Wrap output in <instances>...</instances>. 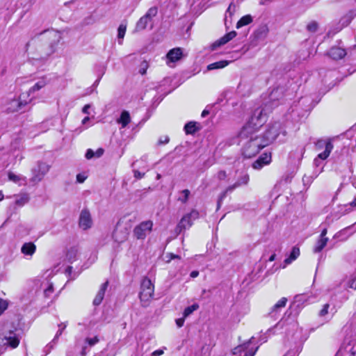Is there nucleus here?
I'll list each match as a JSON object with an SVG mask.
<instances>
[{
  "label": "nucleus",
  "instance_id": "f257e3e1",
  "mask_svg": "<svg viewBox=\"0 0 356 356\" xmlns=\"http://www.w3.org/2000/svg\"><path fill=\"white\" fill-rule=\"evenodd\" d=\"M266 122V114L263 109H256L248 122L239 133L241 140H244L243 154L247 158L254 156L258 152L267 146V143L261 135L258 134L259 129Z\"/></svg>",
  "mask_w": 356,
  "mask_h": 356
},
{
  "label": "nucleus",
  "instance_id": "f03ea898",
  "mask_svg": "<svg viewBox=\"0 0 356 356\" xmlns=\"http://www.w3.org/2000/svg\"><path fill=\"white\" fill-rule=\"evenodd\" d=\"M42 39L47 42L48 45L42 49L40 58L46 59L56 51V47L62 39V35L58 31L48 30L42 33Z\"/></svg>",
  "mask_w": 356,
  "mask_h": 356
},
{
  "label": "nucleus",
  "instance_id": "7ed1b4c3",
  "mask_svg": "<svg viewBox=\"0 0 356 356\" xmlns=\"http://www.w3.org/2000/svg\"><path fill=\"white\" fill-rule=\"evenodd\" d=\"M250 181V175L248 172H244L241 173V175L237 177L236 181L228 186L218 196V207H220L221 202L226 197L228 193H232L234 190L238 188L246 186L248 185Z\"/></svg>",
  "mask_w": 356,
  "mask_h": 356
},
{
  "label": "nucleus",
  "instance_id": "20e7f679",
  "mask_svg": "<svg viewBox=\"0 0 356 356\" xmlns=\"http://www.w3.org/2000/svg\"><path fill=\"white\" fill-rule=\"evenodd\" d=\"M154 286L148 278L143 280L140 286L139 298L143 307H147L153 298Z\"/></svg>",
  "mask_w": 356,
  "mask_h": 356
},
{
  "label": "nucleus",
  "instance_id": "39448f33",
  "mask_svg": "<svg viewBox=\"0 0 356 356\" xmlns=\"http://www.w3.org/2000/svg\"><path fill=\"white\" fill-rule=\"evenodd\" d=\"M19 339L13 332L10 331L3 337H0V355L3 353L8 347L15 348L19 346Z\"/></svg>",
  "mask_w": 356,
  "mask_h": 356
},
{
  "label": "nucleus",
  "instance_id": "423d86ee",
  "mask_svg": "<svg viewBox=\"0 0 356 356\" xmlns=\"http://www.w3.org/2000/svg\"><path fill=\"white\" fill-rule=\"evenodd\" d=\"M315 148H316V151H321L323 148L325 149V150L323 152L319 153L318 154L317 158H316L314 159L315 165H318V159H322V160L326 159L329 156L330 152H332V150L333 149V145L332 144L330 140L321 139V140H318L316 143Z\"/></svg>",
  "mask_w": 356,
  "mask_h": 356
},
{
  "label": "nucleus",
  "instance_id": "0eeeda50",
  "mask_svg": "<svg viewBox=\"0 0 356 356\" xmlns=\"http://www.w3.org/2000/svg\"><path fill=\"white\" fill-rule=\"evenodd\" d=\"M198 218L199 212L196 210H192L189 213L184 216L175 228L177 235L191 227L193 225V220Z\"/></svg>",
  "mask_w": 356,
  "mask_h": 356
},
{
  "label": "nucleus",
  "instance_id": "6e6552de",
  "mask_svg": "<svg viewBox=\"0 0 356 356\" xmlns=\"http://www.w3.org/2000/svg\"><path fill=\"white\" fill-rule=\"evenodd\" d=\"M50 169V165L44 162H38L31 170V181L36 184L42 180Z\"/></svg>",
  "mask_w": 356,
  "mask_h": 356
},
{
  "label": "nucleus",
  "instance_id": "1a4fd4ad",
  "mask_svg": "<svg viewBox=\"0 0 356 356\" xmlns=\"http://www.w3.org/2000/svg\"><path fill=\"white\" fill-rule=\"evenodd\" d=\"M152 227L153 222L152 220H145L140 222L134 229L133 234L134 237L137 239H145L152 232Z\"/></svg>",
  "mask_w": 356,
  "mask_h": 356
},
{
  "label": "nucleus",
  "instance_id": "9d476101",
  "mask_svg": "<svg viewBox=\"0 0 356 356\" xmlns=\"http://www.w3.org/2000/svg\"><path fill=\"white\" fill-rule=\"evenodd\" d=\"M282 126L280 122H275L269 127L265 134L261 136L268 145L276 139L279 134L282 131Z\"/></svg>",
  "mask_w": 356,
  "mask_h": 356
},
{
  "label": "nucleus",
  "instance_id": "9b49d317",
  "mask_svg": "<svg viewBox=\"0 0 356 356\" xmlns=\"http://www.w3.org/2000/svg\"><path fill=\"white\" fill-rule=\"evenodd\" d=\"M157 14V8L152 7L150 8L146 14L140 18L138 21L136 29V31H142L146 29L147 25L152 22V18L155 17Z\"/></svg>",
  "mask_w": 356,
  "mask_h": 356
},
{
  "label": "nucleus",
  "instance_id": "f8f14e48",
  "mask_svg": "<svg viewBox=\"0 0 356 356\" xmlns=\"http://www.w3.org/2000/svg\"><path fill=\"white\" fill-rule=\"evenodd\" d=\"M79 227L83 229L87 230L92 225V219L90 211L88 209H83L79 216Z\"/></svg>",
  "mask_w": 356,
  "mask_h": 356
},
{
  "label": "nucleus",
  "instance_id": "ddd939ff",
  "mask_svg": "<svg viewBox=\"0 0 356 356\" xmlns=\"http://www.w3.org/2000/svg\"><path fill=\"white\" fill-rule=\"evenodd\" d=\"M253 339L254 338L252 337L248 342L236 347L233 350V354L236 355L244 352V356H254L258 348H250V345L252 343Z\"/></svg>",
  "mask_w": 356,
  "mask_h": 356
},
{
  "label": "nucleus",
  "instance_id": "4468645a",
  "mask_svg": "<svg viewBox=\"0 0 356 356\" xmlns=\"http://www.w3.org/2000/svg\"><path fill=\"white\" fill-rule=\"evenodd\" d=\"M27 104L28 102L22 101L21 97L19 99H13L8 102L6 109L9 113L17 112Z\"/></svg>",
  "mask_w": 356,
  "mask_h": 356
},
{
  "label": "nucleus",
  "instance_id": "2eb2a0df",
  "mask_svg": "<svg viewBox=\"0 0 356 356\" xmlns=\"http://www.w3.org/2000/svg\"><path fill=\"white\" fill-rule=\"evenodd\" d=\"M287 298H282L280 300H279L271 308L269 312V314L274 317L277 314H279L281 310L285 307L286 302H287Z\"/></svg>",
  "mask_w": 356,
  "mask_h": 356
},
{
  "label": "nucleus",
  "instance_id": "dca6fc26",
  "mask_svg": "<svg viewBox=\"0 0 356 356\" xmlns=\"http://www.w3.org/2000/svg\"><path fill=\"white\" fill-rule=\"evenodd\" d=\"M182 56V50L181 48H174L168 51L166 58L168 61L175 63L181 59Z\"/></svg>",
  "mask_w": 356,
  "mask_h": 356
},
{
  "label": "nucleus",
  "instance_id": "f3484780",
  "mask_svg": "<svg viewBox=\"0 0 356 356\" xmlns=\"http://www.w3.org/2000/svg\"><path fill=\"white\" fill-rule=\"evenodd\" d=\"M328 54L332 58L339 60L343 58L346 55V51L341 47H334L330 49Z\"/></svg>",
  "mask_w": 356,
  "mask_h": 356
},
{
  "label": "nucleus",
  "instance_id": "a211bd4d",
  "mask_svg": "<svg viewBox=\"0 0 356 356\" xmlns=\"http://www.w3.org/2000/svg\"><path fill=\"white\" fill-rule=\"evenodd\" d=\"M108 282L106 281L100 286L99 290L98 291V292L93 300V304L95 305H99L102 302L104 295H105V292L108 287Z\"/></svg>",
  "mask_w": 356,
  "mask_h": 356
},
{
  "label": "nucleus",
  "instance_id": "6ab92c4d",
  "mask_svg": "<svg viewBox=\"0 0 356 356\" xmlns=\"http://www.w3.org/2000/svg\"><path fill=\"white\" fill-rule=\"evenodd\" d=\"M36 246L32 242L25 243L21 248V252L23 254L26 256H33L35 252Z\"/></svg>",
  "mask_w": 356,
  "mask_h": 356
},
{
  "label": "nucleus",
  "instance_id": "aec40b11",
  "mask_svg": "<svg viewBox=\"0 0 356 356\" xmlns=\"http://www.w3.org/2000/svg\"><path fill=\"white\" fill-rule=\"evenodd\" d=\"M47 84V81L44 77L40 79L28 91V95L35 93V92L41 90Z\"/></svg>",
  "mask_w": 356,
  "mask_h": 356
},
{
  "label": "nucleus",
  "instance_id": "412c9836",
  "mask_svg": "<svg viewBox=\"0 0 356 356\" xmlns=\"http://www.w3.org/2000/svg\"><path fill=\"white\" fill-rule=\"evenodd\" d=\"M8 179L14 183L20 185L26 184V178L20 175H16L12 172H9L8 174Z\"/></svg>",
  "mask_w": 356,
  "mask_h": 356
},
{
  "label": "nucleus",
  "instance_id": "4be33fe9",
  "mask_svg": "<svg viewBox=\"0 0 356 356\" xmlns=\"http://www.w3.org/2000/svg\"><path fill=\"white\" fill-rule=\"evenodd\" d=\"M300 255V250L297 247H293L289 257L286 258L284 261V265L283 268H285L287 265L290 264L292 261L296 260Z\"/></svg>",
  "mask_w": 356,
  "mask_h": 356
},
{
  "label": "nucleus",
  "instance_id": "5701e85b",
  "mask_svg": "<svg viewBox=\"0 0 356 356\" xmlns=\"http://www.w3.org/2000/svg\"><path fill=\"white\" fill-rule=\"evenodd\" d=\"M15 205L17 207H23L29 201V196L26 193H22L19 195H15Z\"/></svg>",
  "mask_w": 356,
  "mask_h": 356
},
{
  "label": "nucleus",
  "instance_id": "b1692460",
  "mask_svg": "<svg viewBox=\"0 0 356 356\" xmlns=\"http://www.w3.org/2000/svg\"><path fill=\"white\" fill-rule=\"evenodd\" d=\"M131 118L128 111H124L122 112L120 118L117 120V122L122 125V128H124L130 122Z\"/></svg>",
  "mask_w": 356,
  "mask_h": 356
},
{
  "label": "nucleus",
  "instance_id": "393cba45",
  "mask_svg": "<svg viewBox=\"0 0 356 356\" xmlns=\"http://www.w3.org/2000/svg\"><path fill=\"white\" fill-rule=\"evenodd\" d=\"M229 63L227 60H220L208 65L207 68V70L222 69L228 65Z\"/></svg>",
  "mask_w": 356,
  "mask_h": 356
},
{
  "label": "nucleus",
  "instance_id": "a878e982",
  "mask_svg": "<svg viewBox=\"0 0 356 356\" xmlns=\"http://www.w3.org/2000/svg\"><path fill=\"white\" fill-rule=\"evenodd\" d=\"M328 238H320L314 248V252H320L327 245Z\"/></svg>",
  "mask_w": 356,
  "mask_h": 356
},
{
  "label": "nucleus",
  "instance_id": "bb28decb",
  "mask_svg": "<svg viewBox=\"0 0 356 356\" xmlns=\"http://www.w3.org/2000/svg\"><path fill=\"white\" fill-rule=\"evenodd\" d=\"M127 31V24L122 23L120 24L118 29V43L119 44H122V40L125 35Z\"/></svg>",
  "mask_w": 356,
  "mask_h": 356
},
{
  "label": "nucleus",
  "instance_id": "cd10ccee",
  "mask_svg": "<svg viewBox=\"0 0 356 356\" xmlns=\"http://www.w3.org/2000/svg\"><path fill=\"white\" fill-rule=\"evenodd\" d=\"M252 22V17L250 15L242 17L236 24V28L239 29L243 26L248 25Z\"/></svg>",
  "mask_w": 356,
  "mask_h": 356
},
{
  "label": "nucleus",
  "instance_id": "c85d7f7f",
  "mask_svg": "<svg viewBox=\"0 0 356 356\" xmlns=\"http://www.w3.org/2000/svg\"><path fill=\"white\" fill-rule=\"evenodd\" d=\"M190 194L191 192L188 189L182 190L179 193V197L177 198V200L181 202L182 204H185L187 202Z\"/></svg>",
  "mask_w": 356,
  "mask_h": 356
},
{
  "label": "nucleus",
  "instance_id": "c756f323",
  "mask_svg": "<svg viewBox=\"0 0 356 356\" xmlns=\"http://www.w3.org/2000/svg\"><path fill=\"white\" fill-rule=\"evenodd\" d=\"M184 130L187 134H194L197 130L195 123L193 122H188L184 127Z\"/></svg>",
  "mask_w": 356,
  "mask_h": 356
},
{
  "label": "nucleus",
  "instance_id": "7c9ffc66",
  "mask_svg": "<svg viewBox=\"0 0 356 356\" xmlns=\"http://www.w3.org/2000/svg\"><path fill=\"white\" fill-rule=\"evenodd\" d=\"M199 308V305L197 304H193L189 307H187L183 313L184 317L186 318L189 315H191L194 311L197 310Z\"/></svg>",
  "mask_w": 356,
  "mask_h": 356
},
{
  "label": "nucleus",
  "instance_id": "2f4dec72",
  "mask_svg": "<svg viewBox=\"0 0 356 356\" xmlns=\"http://www.w3.org/2000/svg\"><path fill=\"white\" fill-rule=\"evenodd\" d=\"M259 159L263 163L268 165L271 161V155L270 154L264 153Z\"/></svg>",
  "mask_w": 356,
  "mask_h": 356
},
{
  "label": "nucleus",
  "instance_id": "473e14b6",
  "mask_svg": "<svg viewBox=\"0 0 356 356\" xmlns=\"http://www.w3.org/2000/svg\"><path fill=\"white\" fill-rule=\"evenodd\" d=\"M8 302L0 298V316L7 309Z\"/></svg>",
  "mask_w": 356,
  "mask_h": 356
},
{
  "label": "nucleus",
  "instance_id": "72a5a7b5",
  "mask_svg": "<svg viewBox=\"0 0 356 356\" xmlns=\"http://www.w3.org/2000/svg\"><path fill=\"white\" fill-rule=\"evenodd\" d=\"M311 296H308L305 294H300L297 295L295 297L296 302H305V301H309L310 300Z\"/></svg>",
  "mask_w": 356,
  "mask_h": 356
},
{
  "label": "nucleus",
  "instance_id": "f704fd0d",
  "mask_svg": "<svg viewBox=\"0 0 356 356\" xmlns=\"http://www.w3.org/2000/svg\"><path fill=\"white\" fill-rule=\"evenodd\" d=\"M307 29L309 31L314 33L318 29V24L316 22H312L308 24Z\"/></svg>",
  "mask_w": 356,
  "mask_h": 356
},
{
  "label": "nucleus",
  "instance_id": "c9c22d12",
  "mask_svg": "<svg viewBox=\"0 0 356 356\" xmlns=\"http://www.w3.org/2000/svg\"><path fill=\"white\" fill-rule=\"evenodd\" d=\"M229 42V40H227V38H226L225 35H224L223 37H222L221 38H220L218 41H216L214 44H213V46L214 47H219L220 45H222V44H225L226 43H227Z\"/></svg>",
  "mask_w": 356,
  "mask_h": 356
},
{
  "label": "nucleus",
  "instance_id": "e433bc0d",
  "mask_svg": "<svg viewBox=\"0 0 356 356\" xmlns=\"http://www.w3.org/2000/svg\"><path fill=\"white\" fill-rule=\"evenodd\" d=\"M266 164L263 163L259 159H258L252 163V168L256 170H259L262 168Z\"/></svg>",
  "mask_w": 356,
  "mask_h": 356
},
{
  "label": "nucleus",
  "instance_id": "4c0bfd02",
  "mask_svg": "<svg viewBox=\"0 0 356 356\" xmlns=\"http://www.w3.org/2000/svg\"><path fill=\"white\" fill-rule=\"evenodd\" d=\"M234 12H235V6H234L232 3H231L227 10V13L225 15V22L227 21V18H228L227 13H229V17H231Z\"/></svg>",
  "mask_w": 356,
  "mask_h": 356
},
{
  "label": "nucleus",
  "instance_id": "58836bf2",
  "mask_svg": "<svg viewBox=\"0 0 356 356\" xmlns=\"http://www.w3.org/2000/svg\"><path fill=\"white\" fill-rule=\"evenodd\" d=\"M86 341L90 345V346H94L99 341V339L97 337H94L92 338H86Z\"/></svg>",
  "mask_w": 356,
  "mask_h": 356
},
{
  "label": "nucleus",
  "instance_id": "ea45409f",
  "mask_svg": "<svg viewBox=\"0 0 356 356\" xmlns=\"http://www.w3.org/2000/svg\"><path fill=\"white\" fill-rule=\"evenodd\" d=\"M227 177V172L225 170H220L217 173V178L219 180H225Z\"/></svg>",
  "mask_w": 356,
  "mask_h": 356
},
{
  "label": "nucleus",
  "instance_id": "a19ab883",
  "mask_svg": "<svg viewBox=\"0 0 356 356\" xmlns=\"http://www.w3.org/2000/svg\"><path fill=\"white\" fill-rule=\"evenodd\" d=\"M330 305L329 304H325L322 308V309L319 312V315L321 316H325L326 314H327L328 313V308H329Z\"/></svg>",
  "mask_w": 356,
  "mask_h": 356
},
{
  "label": "nucleus",
  "instance_id": "79ce46f5",
  "mask_svg": "<svg viewBox=\"0 0 356 356\" xmlns=\"http://www.w3.org/2000/svg\"><path fill=\"white\" fill-rule=\"evenodd\" d=\"M56 343H54L52 340L51 342H50L46 346V347L44 348V352L46 353V355L49 354L51 351Z\"/></svg>",
  "mask_w": 356,
  "mask_h": 356
},
{
  "label": "nucleus",
  "instance_id": "37998d69",
  "mask_svg": "<svg viewBox=\"0 0 356 356\" xmlns=\"http://www.w3.org/2000/svg\"><path fill=\"white\" fill-rule=\"evenodd\" d=\"M168 142H169L168 136H161L159 138V140L158 141V144L159 145H165V144H167Z\"/></svg>",
  "mask_w": 356,
  "mask_h": 356
},
{
  "label": "nucleus",
  "instance_id": "c03bdc74",
  "mask_svg": "<svg viewBox=\"0 0 356 356\" xmlns=\"http://www.w3.org/2000/svg\"><path fill=\"white\" fill-rule=\"evenodd\" d=\"M353 227V225H351V226H348V227L343 229L342 230H341L339 232V236H343V235H345V234H348V231L352 229Z\"/></svg>",
  "mask_w": 356,
  "mask_h": 356
},
{
  "label": "nucleus",
  "instance_id": "a18cd8bd",
  "mask_svg": "<svg viewBox=\"0 0 356 356\" xmlns=\"http://www.w3.org/2000/svg\"><path fill=\"white\" fill-rule=\"evenodd\" d=\"M86 179V176L83 174H78L76 175V181L79 183H83Z\"/></svg>",
  "mask_w": 356,
  "mask_h": 356
},
{
  "label": "nucleus",
  "instance_id": "49530a36",
  "mask_svg": "<svg viewBox=\"0 0 356 356\" xmlns=\"http://www.w3.org/2000/svg\"><path fill=\"white\" fill-rule=\"evenodd\" d=\"M95 156V152L91 149H88L86 153V158L87 159H90Z\"/></svg>",
  "mask_w": 356,
  "mask_h": 356
},
{
  "label": "nucleus",
  "instance_id": "de8ad7c7",
  "mask_svg": "<svg viewBox=\"0 0 356 356\" xmlns=\"http://www.w3.org/2000/svg\"><path fill=\"white\" fill-rule=\"evenodd\" d=\"M226 36V38H227V40L229 41H230L231 40H232L234 38L236 37V32L234 31H232L228 33H227L226 35H225Z\"/></svg>",
  "mask_w": 356,
  "mask_h": 356
},
{
  "label": "nucleus",
  "instance_id": "09e8293b",
  "mask_svg": "<svg viewBox=\"0 0 356 356\" xmlns=\"http://www.w3.org/2000/svg\"><path fill=\"white\" fill-rule=\"evenodd\" d=\"M53 292V285L51 284L49 286L44 290L45 296L48 297Z\"/></svg>",
  "mask_w": 356,
  "mask_h": 356
},
{
  "label": "nucleus",
  "instance_id": "8fccbe9b",
  "mask_svg": "<svg viewBox=\"0 0 356 356\" xmlns=\"http://www.w3.org/2000/svg\"><path fill=\"white\" fill-rule=\"evenodd\" d=\"M134 177L136 179H141L145 175V173H142V172H139L138 170H134Z\"/></svg>",
  "mask_w": 356,
  "mask_h": 356
},
{
  "label": "nucleus",
  "instance_id": "3c124183",
  "mask_svg": "<svg viewBox=\"0 0 356 356\" xmlns=\"http://www.w3.org/2000/svg\"><path fill=\"white\" fill-rule=\"evenodd\" d=\"M348 286L351 289H356V277L349 282Z\"/></svg>",
  "mask_w": 356,
  "mask_h": 356
},
{
  "label": "nucleus",
  "instance_id": "603ef678",
  "mask_svg": "<svg viewBox=\"0 0 356 356\" xmlns=\"http://www.w3.org/2000/svg\"><path fill=\"white\" fill-rule=\"evenodd\" d=\"M184 317L183 318H178L176 320V324L177 325L178 327H181L183 326L184 323Z\"/></svg>",
  "mask_w": 356,
  "mask_h": 356
},
{
  "label": "nucleus",
  "instance_id": "864d4df0",
  "mask_svg": "<svg viewBox=\"0 0 356 356\" xmlns=\"http://www.w3.org/2000/svg\"><path fill=\"white\" fill-rule=\"evenodd\" d=\"M163 354V350H156L155 351H154L151 356H160V355H162Z\"/></svg>",
  "mask_w": 356,
  "mask_h": 356
},
{
  "label": "nucleus",
  "instance_id": "5fc2aeb1",
  "mask_svg": "<svg viewBox=\"0 0 356 356\" xmlns=\"http://www.w3.org/2000/svg\"><path fill=\"white\" fill-rule=\"evenodd\" d=\"M90 108V104H86L82 108V112L85 114H89V109Z\"/></svg>",
  "mask_w": 356,
  "mask_h": 356
},
{
  "label": "nucleus",
  "instance_id": "6e6d98bb",
  "mask_svg": "<svg viewBox=\"0 0 356 356\" xmlns=\"http://www.w3.org/2000/svg\"><path fill=\"white\" fill-rule=\"evenodd\" d=\"M62 330H58L53 339L54 343H56L58 341V337L62 334Z\"/></svg>",
  "mask_w": 356,
  "mask_h": 356
},
{
  "label": "nucleus",
  "instance_id": "4d7b16f0",
  "mask_svg": "<svg viewBox=\"0 0 356 356\" xmlns=\"http://www.w3.org/2000/svg\"><path fill=\"white\" fill-rule=\"evenodd\" d=\"M142 65H143V68H141L140 70V73L141 74H145L146 72V68L147 67V64L146 63V62H144Z\"/></svg>",
  "mask_w": 356,
  "mask_h": 356
},
{
  "label": "nucleus",
  "instance_id": "13d9d810",
  "mask_svg": "<svg viewBox=\"0 0 356 356\" xmlns=\"http://www.w3.org/2000/svg\"><path fill=\"white\" fill-rule=\"evenodd\" d=\"M103 153H104V150L102 149H99L95 153V156L100 157L103 154Z\"/></svg>",
  "mask_w": 356,
  "mask_h": 356
},
{
  "label": "nucleus",
  "instance_id": "bf43d9fd",
  "mask_svg": "<svg viewBox=\"0 0 356 356\" xmlns=\"http://www.w3.org/2000/svg\"><path fill=\"white\" fill-rule=\"evenodd\" d=\"M326 234H327V229L326 228H324L322 232H321V234L320 235V238H327L326 237Z\"/></svg>",
  "mask_w": 356,
  "mask_h": 356
},
{
  "label": "nucleus",
  "instance_id": "052dcab7",
  "mask_svg": "<svg viewBox=\"0 0 356 356\" xmlns=\"http://www.w3.org/2000/svg\"><path fill=\"white\" fill-rule=\"evenodd\" d=\"M198 275H199V272H198V271H197V270H193V271H192V272L191 273L190 276H191V277H193V278H195V277H197V276H198Z\"/></svg>",
  "mask_w": 356,
  "mask_h": 356
},
{
  "label": "nucleus",
  "instance_id": "680f3d73",
  "mask_svg": "<svg viewBox=\"0 0 356 356\" xmlns=\"http://www.w3.org/2000/svg\"><path fill=\"white\" fill-rule=\"evenodd\" d=\"M66 324L65 323H60L58 327H59V329L60 330H62V332H63V330L65 329L66 327Z\"/></svg>",
  "mask_w": 356,
  "mask_h": 356
},
{
  "label": "nucleus",
  "instance_id": "e2e57ef3",
  "mask_svg": "<svg viewBox=\"0 0 356 356\" xmlns=\"http://www.w3.org/2000/svg\"><path fill=\"white\" fill-rule=\"evenodd\" d=\"M90 120V118L89 117H86L83 119L82 120V124H86L88 121Z\"/></svg>",
  "mask_w": 356,
  "mask_h": 356
},
{
  "label": "nucleus",
  "instance_id": "0e129e2a",
  "mask_svg": "<svg viewBox=\"0 0 356 356\" xmlns=\"http://www.w3.org/2000/svg\"><path fill=\"white\" fill-rule=\"evenodd\" d=\"M275 257H276V254H272V255L270 257V258H269V259H268V260H269L270 261H274V260L275 259Z\"/></svg>",
  "mask_w": 356,
  "mask_h": 356
},
{
  "label": "nucleus",
  "instance_id": "69168bd1",
  "mask_svg": "<svg viewBox=\"0 0 356 356\" xmlns=\"http://www.w3.org/2000/svg\"><path fill=\"white\" fill-rule=\"evenodd\" d=\"M350 206L356 207V197L350 202Z\"/></svg>",
  "mask_w": 356,
  "mask_h": 356
},
{
  "label": "nucleus",
  "instance_id": "338daca9",
  "mask_svg": "<svg viewBox=\"0 0 356 356\" xmlns=\"http://www.w3.org/2000/svg\"><path fill=\"white\" fill-rule=\"evenodd\" d=\"M209 114V111H206V110H204L202 113V117H205L206 115H207Z\"/></svg>",
  "mask_w": 356,
  "mask_h": 356
},
{
  "label": "nucleus",
  "instance_id": "774afa93",
  "mask_svg": "<svg viewBox=\"0 0 356 356\" xmlns=\"http://www.w3.org/2000/svg\"><path fill=\"white\" fill-rule=\"evenodd\" d=\"M284 356H295V353L293 352H288Z\"/></svg>",
  "mask_w": 356,
  "mask_h": 356
}]
</instances>
